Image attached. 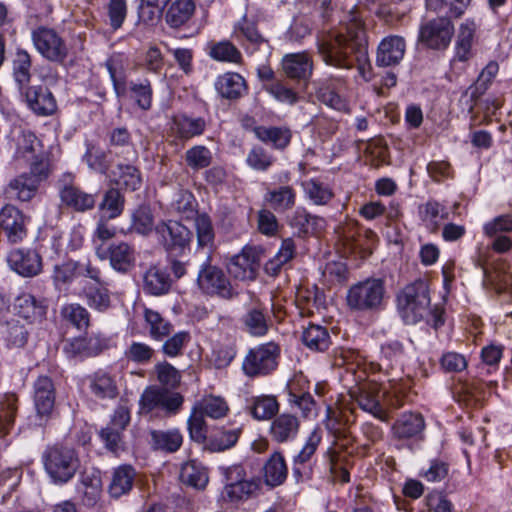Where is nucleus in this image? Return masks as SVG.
Wrapping results in <instances>:
<instances>
[{"instance_id":"7ed1b4c3","label":"nucleus","mask_w":512,"mask_h":512,"mask_svg":"<svg viewBox=\"0 0 512 512\" xmlns=\"http://www.w3.org/2000/svg\"><path fill=\"white\" fill-rule=\"evenodd\" d=\"M385 283L380 278H367L353 284L347 291L346 303L356 312H373L383 308Z\"/></svg>"},{"instance_id":"dca6fc26","label":"nucleus","mask_w":512,"mask_h":512,"mask_svg":"<svg viewBox=\"0 0 512 512\" xmlns=\"http://www.w3.org/2000/svg\"><path fill=\"white\" fill-rule=\"evenodd\" d=\"M242 467L233 466L225 469L227 484L222 493L224 500L238 503L250 498L258 489V483L253 480L239 479L234 481V476L241 477Z\"/></svg>"},{"instance_id":"09e8293b","label":"nucleus","mask_w":512,"mask_h":512,"mask_svg":"<svg viewBox=\"0 0 512 512\" xmlns=\"http://www.w3.org/2000/svg\"><path fill=\"white\" fill-rule=\"evenodd\" d=\"M144 319L154 340L161 341L172 331V325L154 310L145 308Z\"/></svg>"},{"instance_id":"bf43d9fd","label":"nucleus","mask_w":512,"mask_h":512,"mask_svg":"<svg viewBox=\"0 0 512 512\" xmlns=\"http://www.w3.org/2000/svg\"><path fill=\"white\" fill-rule=\"evenodd\" d=\"M423 221L435 229L448 217L447 209L436 201H428L421 210Z\"/></svg>"},{"instance_id":"49530a36","label":"nucleus","mask_w":512,"mask_h":512,"mask_svg":"<svg viewBox=\"0 0 512 512\" xmlns=\"http://www.w3.org/2000/svg\"><path fill=\"white\" fill-rule=\"evenodd\" d=\"M296 194L291 187L282 186L270 190L265 195V201L276 211H285L294 206Z\"/></svg>"},{"instance_id":"ea45409f","label":"nucleus","mask_w":512,"mask_h":512,"mask_svg":"<svg viewBox=\"0 0 512 512\" xmlns=\"http://www.w3.org/2000/svg\"><path fill=\"white\" fill-rule=\"evenodd\" d=\"M322 440V431L320 428L315 427L307 437L303 447L299 453L294 457L293 474L296 477H301L300 466L309 462L315 454L320 442Z\"/></svg>"},{"instance_id":"0e129e2a","label":"nucleus","mask_w":512,"mask_h":512,"mask_svg":"<svg viewBox=\"0 0 512 512\" xmlns=\"http://www.w3.org/2000/svg\"><path fill=\"white\" fill-rule=\"evenodd\" d=\"M1 333L7 344L12 347H22L27 341V330L15 321L7 323Z\"/></svg>"},{"instance_id":"9b49d317","label":"nucleus","mask_w":512,"mask_h":512,"mask_svg":"<svg viewBox=\"0 0 512 512\" xmlns=\"http://www.w3.org/2000/svg\"><path fill=\"white\" fill-rule=\"evenodd\" d=\"M139 403L141 413H150L155 409L176 413L182 406L183 397L179 393L150 386L143 391Z\"/></svg>"},{"instance_id":"f8f14e48","label":"nucleus","mask_w":512,"mask_h":512,"mask_svg":"<svg viewBox=\"0 0 512 512\" xmlns=\"http://www.w3.org/2000/svg\"><path fill=\"white\" fill-rule=\"evenodd\" d=\"M454 33L448 18L440 17L423 23L419 29V41L430 49H446Z\"/></svg>"},{"instance_id":"e433bc0d","label":"nucleus","mask_w":512,"mask_h":512,"mask_svg":"<svg viewBox=\"0 0 512 512\" xmlns=\"http://www.w3.org/2000/svg\"><path fill=\"white\" fill-rule=\"evenodd\" d=\"M165 19L169 26L178 28L192 16L195 5L192 0H171Z\"/></svg>"},{"instance_id":"bb28decb","label":"nucleus","mask_w":512,"mask_h":512,"mask_svg":"<svg viewBox=\"0 0 512 512\" xmlns=\"http://www.w3.org/2000/svg\"><path fill=\"white\" fill-rule=\"evenodd\" d=\"M78 492L82 493L86 505H94L102 493L101 472L97 469H87L80 477Z\"/></svg>"},{"instance_id":"9d476101","label":"nucleus","mask_w":512,"mask_h":512,"mask_svg":"<svg viewBox=\"0 0 512 512\" xmlns=\"http://www.w3.org/2000/svg\"><path fill=\"white\" fill-rule=\"evenodd\" d=\"M32 41L38 53L49 61L62 62L67 57V46L53 29L39 27L33 30Z\"/></svg>"},{"instance_id":"4be33fe9","label":"nucleus","mask_w":512,"mask_h":512,"mask_svg":"<svg viewBox=\"0 0 512 512\" xmlns=\"http://www.w3.org/2000/svg\"><path fill=\"white\" fill-rule=\"evenodd\" d=\"M33 401L39 417H48L55 404V389L52 380L47 376H40L34 383Z\"/></svg>"},{"instance_id":"423d86ee","label":"nucleus","mask_w":512,"mask_h":512,"mask_svg":"<svg viewBox=\"0 0 512 512\" xmlns=\"http://www.w3.org/2000/svg\"><path fill=\"white\" fill-rule=\"evenodd\" d=\"M106 66L113 82L115 93L119 99L128 96L143 110H148L151 107L152 88L149 80L130 81L126 85L118 76L113 59L107 61Z\"/></svg>"},{"instance_id":"72a5a7b5","label":"nucleus","mask_w":512,"mask_h":512,"mask_svg":"<svg viewBox=\"0 0 512 512\" xmlns=\"http://www.w3.org/2000/svg\"><path fill=\"white\" fill-rule=\"evenodd\" d=\"M254 133L260 141L276 149H284L291 140V131L285 127L257 126Z\"/></svg>"},{"instance_id":"a211bd4d","label":"nucleus","mask_w":512,"mask_h":512,"mask_svg":"<svg viewBox=\"0 0 512 512\" xmlns=\"http://www.w3.org/2000/svg\"><path fill=\"white\" fill-rule=\"evenodd\" d=\"M96 256L100 260L109 259L110 266L117 272H128L135 263V253L131 246L125 242L114 243L105 248L96 245Z\"/></svg>"},{"instance_id":"7c9ffc66","label":"nucleus","mask_w":512,"mask_h":512,"mask_svg":"<svg viewBox=\"0 0 512 512\" xmlns=\"http://www.w3.org/2000/svg\"><path fill=\"white\" fill-rule=\"evenodd\" d=\"M234 34L236 38L243 43L249 53H253L262 46H266L265 40L258 33L254 23L247 19L241 20L235 26Z\"/></svg>"},{"instance_id":"052dcab7","label":"nucleus","mask_w":512,"mask_h":512,"mask_svg":"<svg viewBox=\"0 0 512 512\" xmlns=\"http://www.w3.org/2000/svg\"><path fill=\"white\" fill-rule=\"evenodd\" d=\"M209 54L217 61L237 63L241 59L240 52L228 41H221L213 44Z\"/></svg>"},{"instance_id":"aec40b11","label":"nucleus","mask_w":512,"mask_h":512,"mask_svg":"<svg viewBox=\"0 0 512 512\" xmlns=\"http://www.w3.org/2000/svg\"><path fill=\"white\" fill-rule=\"evenodd\" d=\"M27 219L23 213L13 205H6L0 210V228L8 241L19 243L27 236Z\"/></svg>"},{"instance_id":"4c0bfd02","label":"nucleus","mask_w":512,"mask_h":512,"mask_svg":"<svg viewBox=\"0 0 512 512\" xmlns=\"http://www.w3.org/2000/svg\"><path fill=\"white\" fill-rule=\"evenodd\" d=\"M287 466L285 459L280 452L271 455L264 466V479L269 486L282 484L287 477Z\"/></svg>"},{"instance_id":"a878e982","label":"nucleus","mask_w":512,"mask_h":512,"mask_svg":"<svg viewBox=\"0 0 512 512\" xmlns=\"http://www.w3.org/2000/svg\"><path fill=\"white\" fill-rule=\"evenodd\" d=\"M92 395L100 399H113L118 394L116 379L108 371L98 370L87 378Z\"/></svg>"},{"instance_id":"58836bf2","label":"nucleus","mask_w":512,"mask_h":512,"mask_svg":"<svg viewBox=\"0 0 512 512\" xmlns=\"http://www.w3.org/2000/svg\"><path fill=\"white\" fill-rule=\"evenodd\" d=\"M180 479L191 487L203 489L208 483V473L201 463L191 460L182 465Z\"/></svg>"},{"instance_id":"412c9836","label":"nucleus","mask_w":512,"mask_h":512,"mask_svg":"<svg viewBox=\"0 0 512 512\" xmlns=\"http://www.w3.org/2000/svg\"><path fill=\"white\" fill-rule=\"evenodd\" d=\"M406 43L403 37L389 35L381 40L377 48L376 64L379 67L398 65L405 54Z\"/></svg>"},{"instance_id":"20e7f679","label":"nucleus","mask_w":512,"mask_h":512,"mask_svg":"<svg viewBox=\"0 0 512 512\" xmlns=\"http://www.w3.org/2000/svg\"><path fill=\"white\" fill-rule=\"evenodd\" d=\"M402 389V385L395 379H389L388 385L371 380L359 385L357 390L351 391L350 396L362 410L382 418L384 413L382 401L388 400L391 394L396 397Z\"/></svg>"},{"instance_id":"f257e3e1","label":"nucleus","mask_w":512,"mask_h":512,"mask_svg":"<svg viewBox=\"0 0 512 512\" xmlns=\"http://www.w3.org/2000/svg\"><path fill=\"white\" fill-rule=\"evenodd\" d=\"M362 23L355 16L349 24L321 31L316 38L317 53L322 61L335 68L349 69L352 67L350 54L354 43L362 34Z\"/></svg>"},{"instance_id":"ddd939ff","label":"nucleus","mask_w":512,"mask_h":512,"mask_svg":"<svg viewBox=\"0 0 512 512\" xmlns=\"http://www.w3.org/2000/svg\"><path fill=\"white\" fill-rule=\"evenodd\" d=\"M47 308L45 298L28 291H20L13 302L14 313L29 324L41 322L46 317Z\"/></svg>"},{"instance_id":"69168bd1","label":"nucleus","mask_w":512,"mask_h":512,"mask_svg":"<svg viewBox=\"0 0 512 512\" xmlns=\"http://www.w3.org/2000/svg\"><path fill=\"white\" fill-rule=\"evenodd\" d=\"M273 161V157L260 146L253 147L246 158L247 165L257 171H266Z\"/></svg>"},{"instance_id":"f3484780","label":"nucleus","mask_w":512,"mask_h":512,"mask_svg":"<svg viewBox=\"0 0 512 512\" xmlns=\"http://www.w3.org/2000/svg\"><path fill=\"white\" fill-rule=\"evenodd\" d=\"M155 230L159 240L170 252H183L191 240L189 229L177 221L161 223L156 226Z\"/></svg>"},{"instance_id":"6e6d98bb","label":"nucleus","mask_w":512,"mask_h":512,"mask_svg":"<svg viewBox=\"0 0 512 512\" xmlns=\"http://www.w3.org/2000/svg\"><path fill=\"white\" fill-rule=\"evenodd\" d=\"M31 59L24 50H18L13 60V76L20 89L30 81Z\"/></svg>"},{"instance_id":"774afa93","label":"nucleus","mask_w":512,"mask_h":512,"mask_svg":"<svg viewBox=\"0 0 512 512\" xmlns=\"http://www.w3.org/2000/svg\"><path fill=\"white\" fill-rule=\"evenodd\" d=\"M483 232L487 237H494L499 233L512 232V214H502L485 222Z\"/></svg>"},{"instance_id":"c756f323","label":"nucleus","mask_w":512,"mask_h":512,"mask_svg":"<svg viewBox=\"0 0 512 512\" xmlns=\"http://www.w3.org/2000/svg\"><path fill=\"white\" fill-rule=\"evenodd\" d=\"M43 154L41 143L35 134L30 131H23L17 140L16 159L24 162L34 161Z\"/></svg>"},{"instance_id":"864d4df0","label":"nucleus","mask_w":512,"mask_h":512,"mask_svg":"<svg viewBox=\"0 0 512 512\" xmlns=\"http://www.w3.org/2000/svg\"><path fill=\"white\" fill-rule=\"evenodd\" d=\"M17 398L13 394H6L0 399V435L8 433L14 423L17 409Z\"/></svg>"},{"instance_id":"c03bdc74","label":"nucleus","mask_w":512,"mask_h":512,"mask_svg":"<svg viewBox=\"0 0 512 512\" xmlns=\"http://www.w3.org/2000/svg\"><path fill=\"white\" fill-rule=\"evenodd\" d=\"M250 413L257 420H267L274 416L279 405L274 396L260 395L250 400Z\"/></svg>"},{"instance_id":"2f4dec72","label":"nucleus","mask_w":512,"mask_h":512,"mask_svg":"<svg viewBox=\"0 0 512 512\" xmlns=\"http://www.w3.org/2000/svg\"><path fill=\"white\" fill-rule=\"evenodd\" d=\"M171 287L169 275L157 267L149 268L143 276V289L146 293L159 296L167 293Z\"/></svg>"},{"instance_id":"4468645a","label":"nucleus","mask_w":512,"mask_h":512,"mask_svg":"<svg viewBox=\"0 0 512 512\" xmlns=\"http://www.w3.org/2000/svg\"><path fill=\"white\" fill-rule=\"evenodd\" d=\"M129 422V409L122 405L118 406L111 415L108 425L99 433L107 449L116 453L123 448L122 434Z\"/></svg>"},{"instance_id":"5701e85b","label":"nucleus","mask_w":512,"mask_h":512,"mask_svg":"<svg viewBox=\"0 0 512 512\" xmlns=\"http://www.w3.org/2000/svg\"><path fill=\"white\" fill-rule=\"evenodd\" d=\"M479 24L474 19H465L459 26L454 47V61L466 62L472 57L473 40Z\"/></svg>"},{"instance_id":"f03ea898","label":"nucleus","mask_w":512,"mask_h":512,"mask_svg":"<svg viewBox=\"0 0 512 512\" xmlns=\"http://www.w3.org/2000/svg\"><path fill=\"white\" fill-rule=\"evenodd\" d=\"M397 310L406 324H416L430 311V296L425 281L417 280L403 288L397 296Z\"/></svg>"},{"instance_id":"b1692460","label":"nucleus","mask_w":512,"mask_h":512,"mask_svg":"<svg viewBox=\"0 0 512 512\" xmlns=\"http://www.w3.org/2000/svg\"><path fill=\"white\" fill-rule=\"evenodd\" d=\"M25 97L29 108L38 115H52L57 109L54 96L46 88L30 87L25 92Z\"/></svg>"},{"instance_id":"13d9d810","label":"nucleus","mask_w":512,"mask_h":512,"mask_svg":"<svg viewBox=\"0 0 512 512\" xmlns=\"http://www.w3.org/2000/svg\"><path fill=\"white\" fill-rule=\"evenodd\" d=\"M295 254V244L292 239L287 238L282 244L275 256L266 264V270L275 274L281 266L289 262Z\"/></svg>"},{"instance_id":"6e6552de","label":"nucleus","mask_w":512,"mask_h":512,"mask_svg":"<svg viewBox=\"0 0 512 512\" xmlns=\"http://www.w3.org/2000/svg\"><path fill=\"white\" fill-rule=\"evenodd\" d=\"M278 347L267 343L251 349L245 356L242 369L247 376L266 375L277 366Z\"/></svg>"},{"instance_id":"79ce46f5","label":"nucleus","mask_w":512,"mask_h":512,"mask_svg":"<svg viewBox=\"0 0 512 512\" xmlns=\"http://www.w3.org/2000/svg\"><path fill=\"white\" fill-rule=\"evenodd\" d=\"M205 127L206 122L203 118H192L181 115L174 118L172 129L179 138L190 139L201 135L204 132Z\"/></svg>"},{"instance_id":"680f3d73","label":"nucleus","mask_w":512,"mask_h":512,"mask_svg":"<svg viewBox=\"0 0 512 512\" xmlns=\"http://www.w3.org/2000/svg\"><path fill=\"white\" fill-rule=\"evenodd\" d=\"M204 416L205 415L194 406L187 422L191 439L198 443L206 439L207 428Z\"/></svg>"},{"instance_id":"0eeeda50","label":"nucleus","mask_w":512,"mask_h":512,"mask_svg":"<svg viewBox=\"0 0 512 512\" xmlns=\"http://www.w3.org/2000/svg\"><path fill=\"white\" fill-rule=\"evenodd\" d=\"M199 290L211 296L229 298L232 296V286L224 271L211 264L210 256L201 264L197 275Z\"/></svg>"},{"instance_id":"39448f33","label":"nucleus","mask_w":512,"mask_h":512,"mask_svg":"<svg viewBox=\"0 0 512 512\" xmlns=\"http://www.w3.org/2000/svg\"><path fill=\"white\" fill-rule=\"evenodd\" d=\"M43 463L45 471L56 484L68 482L79 467V459L75 451L62 446L47 449L43 455Z\"/></svg>"},{"instance_id":"473e14b6","label":"nucleus","mask_w":512,"mask_h":512,"mask_svg":"<svg viewBox=\"0 0 512 512\" xmlns=\"http://www.w3.org/2000/svg\"><path fill=\"white\" fill-rule=\"evenodd\" d=\"M299 430L298 419L290 414H281L271 424L272 437L278 442H285L296 437Z\"/></svg>"},{"instance_id":"393cba45","label":"nucleus","mask_w":512,"mask_h":512,"mask_svg":"<svg viewBox=\"0 0 512 512\" xmlns=\"http://www.w3.org/2000/svg\"><path fill=\"white\" fill-rule=\"evenodd\" d=\"M282 68L289 78L307 79L313 71V61L306 52L286 54L282 59Z\"/></svg>"},{"instance_id":"338daca9","label":"nucleus","mask_w":512,"mask_h":512,"mask_svg":"<svg viewBox=\"0 0 512 512\" xmlns=\"http://www.w3.org/2000/svg\"><path fill=\"white\" fill-rule=\"evenodd\" d=\"M153 217L151 211L146 206H140L132 214V224L130 229L139 234H147L152 231Z\"/></svg>"},{"instance_id":"e2e57ef3","label":"nucleus","mask_w":512,"mask_h":512,"mask_svg":"<svg viewBox=\"0 0 512 512\" xmlns=\"http://www.w3.org/2000/svg\"><path fill=\"white\" fill-rule=\"evenodd\" d=\"M61 315L78 329L86 328L89 324V314L87 310L79 304H67L63 306Z\"/></svg>"},{"instance_id":"37998d69","label":"nucleus","mask_w":512,"mask_h":512,"mask_svg":"<svg viewBox=\"0 0 512 512\" xmlns=\"http://www.w3.org/2000/svg\"><path fill=\"white\" fill-rule=\"evenodd\" d=\"M302 341L310 350L324 351L330 345V336L323 326L311 324L304 329Z\"/></svg>"},{"instance_id":"2eb2a0df","label":"nucleus","mask_w":512,"mask_h":512,"mask_svg":"<svg viewBox=\"0 0 512 512\" xmlns=\"http://www.w3.org/2000/svg\"><path fill=\"white\" fill-rule=\"evenodd\" d=\"M7 263L11 270L22 277H35L43 269L41 255L30 248L11 250L7 255Z\"/></svg>"},{"instance_id":"c85d7f7f","label":"nucleus","mask_w":512,"mask_h":512,"mask_svg":"<svg viewBox=\"0 0 512 512\" xmlns=\"http://www.w3.org/2000/svg\"><path fill=\"white\" fill-rule=\"evenodd\" d=\"M39 179L30 177L28 174H21L8 184L6 193L10 198L20 201L31 200L38 189Z\"/></svg>"},{"instance_id":"6ab92c4d","label":"nucleus","mask_w":512,"mask_h":512,"mask_svg":"<svg viewBox=\"0 0 512 512\" xmlns=\"http://www.w3.org/2000/svg\"><path fill=\"white\" fill-rule=\"evenodd\" d=\"M73 176L68 173L58 182L59 196L66 206L76 211H86L92 209L95 205V195L81 191L72 185Z\"/></svg>"},{"instance_id":"1a4fd4ad","label":"nucleus","mask_w":512,"mask_h":512,"mask_svg":"<svg viewBox=\"0 0 512 512\" xmlns=\"http://www.w3.org/2000/svg\"><path fill=\"white\" fill-rule=\"evenodd\" d=\"M261 253L262 249L258 246H244L227 264L229 274L241 281L254 280L259 269Z\"/></svg>"},{"instance_id":"603ef678","label":"nucleus","mask_w":512,"mask_h":512,"mask_svg":"<svg viewBox=\"0 0 512 512\" xmlns=\"http://www.w3.org/2000/svg\"><path fill=\"white\" fill-rule=\"evenodd\" d=\"M171 0H138V14L142 21L155 23Z\"/></svg>"},{"instance_id":"de8ad7c7","label":"nucleus","mask_w":512,"mask_h":512,"mask_svg":"<svg viewBox=\"0 0 512 512\" xmlns=\"http://www.w3.org/2000/svg\"><path fill=\"white\" fill-rule=\"evenodd\" d=\"M205 416L213 419H220L227 415L229 406L221 396L208 395L203 397L194 405Z\"/></svg>"},{"instance_id":"3c124183","label":"nucleus","mask_w":512,"mask_h":512,"mask_svg":"<svg viewBox=\"0 0 512 512\" xmlns=\"http://www.w3.org/2000/svg\"><path fill=\"white\" fill-rule=\"evenodd\" d=\"M152 439L155 448L167 452H174L178 450L183 440L180 431L177 429L154 431L152 432Z\"/></svg>"},{"instance_id":"4d7b16f0","label":"nucleus","mask_w":512,"mask_h":512,"mask_svg":"<svg viewBox=\"0 0 512 512\" xmlns=\"http://www.w3.org/2000/svg\"><path fill=\"white\" fill-rule=\"evenodd\" d=\"M80 274V262L66 261L54 266L52 279L56 287L71 283Z\"/></svg>"},{"instance_id":"a18cd8bd","label":"nucleus","mask_w":512,"mask_h":512,"mask_svg":"<svg viewBox=\"0 0 512 512\" xmlns=\"http://www.w3.org/2000/svg\"><path fill=\"white\" fill-rule=\"evenodd\" d=\"M194 228L198 248H211L214 245L215 230L211 218L205 214H198L194 221Z\"/></svg>"},{"instance_id":"cd10ccee","label":"nucleus","mask_w":512,"mask_h":512,"mask_svg":"<svg viewBox=\"0 0 512 512\" xmlns=\"http://www.w3.org/2000/svg\"><path fill=\"white\" fill-rule=\"evenodd\" d=\"M215 89L223 98L237 99L246 91V82L240 74L228 72L218 76Z\"/></svg>"},{"instance_id":"a19ab883","label":"nucleus","mask_w":512,"mask_h":512,"mask_svg":"<svg viewBox=\"0 0 512 512\" xmlns=\"http://www.w3.org/2000/svg\"><path fill=\"white\" fill-rule=\"evenodd\" d=\"M424 428V420L416 413H404L394 424L393 432L398 438L417 436Z\"/></svg>"},{"instance_id":"8fccbe9b","label":"nucleus","mask_w":512,"mask_h":512,"mask_svg":"<svg viewBox=\"0 0 512 512\" xmlns=\"http://www.w3.org/2000/svg\"><path fill=\"white\" fill-rule=\"evenodd\" d=\"M306 197L315 205H325L333 197L331 188L315 179H310L302 183Z\"/></svg>"},{"instance_id":"f704fd0d","label":"nucleus","mask_w":512,"mask_h":512,"mask_svg":"<svg viewBox=\"0 0 512 512\" xmlns=\"http://www.w3.org/2000/svg\"><path fill=\"white\" fill-rule=\"evenodd\" d=\"M111 181L117 186L134 191L141 185L139 171L132 165L117 164L110 173Z\"/></svg>"},{"instance_id":"5fc2aeb1","label":"nucleus","mask_w":512,"mask_h":512,"mask_svg":"<svg viewBox=\"0 0 512 512\" xmlns=\"http://www.w3.org/2000/svg\"><path fill=\"white\" fill-rule=\"evenodd\" d=\"M403 351L398 341L387 342L381 347L380 369H394L402 363Z\"/></svg>"},{"instance_id":"c9c22d12","label":"nucleus","mask_w":512,"mask_h":512,"mask_svg":"<svg viewBox=\"0 0 512 512\" xmlns=\"http://www.w3.org/2000/svg\"><path fill=\"white\" fill-rule=\"evenodd\" d=\"M134 477L135 471L131 466L122 465L117 467L113 471L109 485L110 495L112 497L118 498L128 493L133 486Z\"/></svg>"}]
</instances>
